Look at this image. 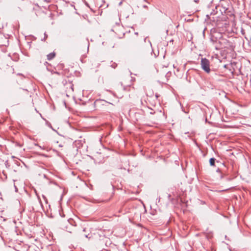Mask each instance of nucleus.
<instances>
[{
	"mask_svg": "<svg viewBox=\"0 0 251 251\" xmlns=\"http://www.w3.org/2000/svg\"><path fill=\"white\" fill-rule=\"evenodd\" d=\"M55 56V54L54 52H51L47 55V59L48 60H50L52 59Z\"/></svg>",
	"mask_w": 251,
	"mask_h": 251,
	"instance_id": "4",
	"label": "nucleus"
},
{
	"mask_svg": "<svg viewBox=\"0 0 251 251\" xmlns=\"http://www.w3.org/2000/svg\"><path fill=\"white\" fill-rule=\"evenodd\" d=\"M216 159L215 158H211L209 160V163L211 166H214Z\"/></svg>",
	"mask_w": 251,
	"mask_h": 251,
	"instance_id": "5",
	"label": "nucleus"
},
{
	"mask_svg": "<svg viewBox=\"0 0 251 251\" xmlns=\"http://www.w3.org/2000/svg\"><path fill=\"white\" fill-rule=\"evenodd\" d=\"M85 230H86V228H84V229H83V232L85 231Z\"/></svg>",
	"mask_w": 251,
	"mask_h": 251,
	"instance_id": "13",
	"label": "nucleus"
},
{
	"mask_svg": "<svg viewBox=\"0 0 251 251\" xmlns=\"http://www.w3.org/2000/svg\"><path fill=\"white\" fill-rule=\"evenodd\" d=\"M124 89L126 90V87H124Z\"/></svg>",
	"mask_w": 251,
	"mask_h": 251,
	"instance_id": "14",
	"label": "nucleus"
},
{
	"mask_svg": "<svg viewBox=\"0 0 251 251\" xmlns=\"http://www.w3.org/2000/svg\"><path fill=\"white\" fill-rule=\"evenodd\" d=\"M84 236L85 237H87V238H88V235H87V234H84Z\"/></svg>",
	"mask_w": 251,
	"mask_h": 251,
	"instance_id": "10",
	"label": "nucleus"
},
{
	"mask_svg": "<svg viewBox=\"0 0 251 251\" xmlns=\"http://www.w3.org/2000/svg\"><path fill=\"white\" fill-rule=\"evenodd\" d=\"M68 221L70 223V222H71V221H73V220H71V219H70V220H68Z\"/></svg>",
	"mask_w": 251,
	"mask_h": 251,
	"instance_id": "12",
	"label": "nucleus"
},
{
	"mask_svg": "<svg viewBox=\"0 0 251 251\" xmlns=\"http://www.w3.org/2000/svg\"><path fill=\"white\" fill-rule=\"evenodd\" d=\"M201 67L206 73L209 74L211 70L210 69V61L206 58H201Z\"/></svg>",
	"mask_w": 251,
	"mask_h": 251,
	"instance_id": "2",
	"label": "nucleus"
},
{
	"mask_svg": "<svg viewBox=\"0 0 251 251\" xmlns=\"http://www.w3.org/2000/svg\"><path fill=\"white\" fill-rule=\"evenodd\" d=\"M106 101L105 100H97L94 102V105L95 107H98L99 105H103L104 103H105Z\"/></svg>",
	"mask_w": 251,
	"mask_h": 251,
	"instance_id": "3",
	"label": "nucleus"
},
{
	"mask_svg": "<svg viewBox=\"0 0 251 251\" xmlns=\"http://www.w3.org/2000/svg\"><path fill=\"white\" fill-rule=\"evenodd\" d=\"M147 7V6H146V5H144V7Z\"/></svg>",
	"mask_w": 251,
	"mask_h": 251,
	"instance_id": "15",
	"label": "nucleus"
},
{
	"mask_svg": "<svg viewBox=\"0 0 251 251\" xmlns=\"http://www.w3.org/2000/svg\"><path fill=\"white\" fill-rule=\"evenodd\" d=\"M151 114H154L155 113L154 111H153V110L151 109V111L150 112Z\"/></svg>",
	"mask_w": 251,
	"mask_h": 251,
	"instance_id": "8",
	"label": "nucleus"
},
{
	"mask_svg": "<svg viewBox=\"0 0 251 251\" xmlns=\"http://www.w3.org/2000/svg\"><path fill=\"white\" fill-rule=\"evenodd\" d=\"M48 38V35L46 32L44 33V38L43 39H42V41H45L46 39Z\"/></svg>",
	"mask_w": 251,
	"mask_h": 251,
	"instance_id": "7",
	"label": "nucleus"
},
{
	"mask_svg": "<svg viewBox=\"0 0 251 251\" xmlns=\"http://www.w3.org/2000/svg\"><path fill=\"white\" fill-rule=\"evenodd\" d=\"M223 177H224V176L222 174H221V176H220V178L222 179V178H223Z\"/></svg>",
	"mask_w": 251,
	"mask_h": 251,
	"instance_id": "9",
	"label": "nucleus"
},
{
	"mask_svg": "<svg viewBox=\"0 0 251 251\" xmlns=\"http://www.w3.org/2000/svg\"><path fill=\"white\" fill-rule=\"evenodd\" d=\"M216 172H220V170L218 168V169L217 170Z\"/></svg>",
	"mask_w": 251,
	"mask_h": 251,
	"instance_id": "11",
	"label": "nucleus"
},
{
	"mask_svg": "<svg viewBox=\"0 0 251 251\" xmlns=\"http://www.w3.org/2000/svg\"><path fill=\"white\" fill-rule=\"evenodd\" d=\"M218 6L221 7L220 10L222 13L228 14L230 12L231 5L229 0H220Z\"/></svg>",
	"mask_w": 251,
	"mask_h": 251,
	"instance_id": "1",
	"label": "nucleus"
},
{
	"mask_svg": "<svg viewBox=\"0 0 251 251\" xmlns=\"http://www.w3.org/2000/svg\"><path fill=\"white\" fill-rule=\"evenodd\" d=\"M117 66V64L115 63V62H111V65H110V66L113 68V69H115L116 68Z\"/></svg>",
	"mask_w": 251,
	"mask_h": 251,
	"instance_id": "6",
	"label": "nucleus"
}]
</instances>
